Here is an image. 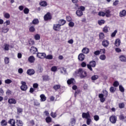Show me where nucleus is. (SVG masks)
<instances>
[{"label":"nucleus","mask_w":126,"mask_h":126,"mask_svg":"<svg viewBox=\"0 0 126 126\" xmlns=\"http://www.w3.org/2000/svg\"><path fill=\"white\" fill-rule=\"evenodd\" d=\"M73 75L75 77L79 76L81 79L86 78V77H87V72L84 70L83 68H80L75 71L73 73Z\"/></svg>","instance_id":"nucleus-1"},{"label":"nucleus","mask_w":126,"mask_h":126,"mask_svg":"<svg viewBox=\"0 0 126 126\" xmlns=\"http://www.w3.org/2000/svg\"><path fill=\"white\" fill-rule=\"evenodd\" d=\"M21 84H22L20 87L21 90L22 91H26L28 89V86L26 85V82L22 81Z\"/></svg>","instance_id":"nucleus-2"},{"label":"nucleus","mask_w":126,"mask_h":126,"mask_svg":"<svg viewBox=\"0 0 126 126\" xmlns=\"http://www.w3.org/2000/svg\"><path fill=\"white\" fill-rule=\"evenodd\" d=\"M52 15H51V13L47 12L44 16V21H48V20H52Z\"/></svg>","instance_id":"nucleus-3"},{"label":"nucleus","mask_w":126,"mask_h":126,"mask_svg":"<svg viewBox=\"0 0 126 126\" xmlns=\"http://www.w3.org/2000/svg\"><path fill=\"white\" fill-rule=\"evenodd\" d=\"M117 117L115 115L111 116L109 118V121L111 124H115L117 123Z\"/></svg>","instance_id":"nucleus-4"},{"label":"nucleus","mask_w":126,"mask_h":126,"mask_svg":"<svg viewBox=\"0 0 126 126\" xmlns=\"http://www.w3.org/2000/svg\"><path fill=\"white\" fill-rule=\"evenodd\" d=\"M67 84L68 85H74L75 84V79L73 78H71L70 79H69L67 81Z\"/></svg>","instance_id":"nucleus-5"},{"label":"nucleus","mask_w":126,"mask_h":126,"mask_svg":"<svg viewBox=\"0 0 126 126\" xmlns=\"http://www.w3.org/2000/svg\"><path fill=\"white\" fill-rule=\"evenodd\" d=\"M102 45L104 48H108L110 45V42L107 40L104 39L102 41Z\"/></svg>","instance_id":"nucleus-6"},{"label":"nucleus","mask_w":126,"mask_h":126,"mask_svg":"<svg viewBox=\"0 0 126 126\" xmlns=\"http://www.w3.org/2000/svg\"><path fill=\"white\" fill-rule=\"evenodd\" d=\"M37 57L39 59H45L46 58V53H37Z\"/></svg>","instance_id":"nucleus-7"},{"label":"nucleus","mask_w":126,"mask_h":126,"mask_svg":"<svg viewBox=\"0 0 126 126\" xmlns=\"http://www.w3.org/2000/svg\"><path fill=\"white\" fill-rule=\"evenodd\" d=\"M82 117L83 119H88L90 118V114H89V112H87V113L83 112L82 114Z\"/></svg>","instance_id":"nucleus-8"},{"label":"nucleus","mask_w":126,"mask_h":126,"mask_svg":"<svg viewBox=\"0 0 126 126\" xmlns=\"http://www.w3.org/2000/svg\"><path fill=\"white\" fill-rule=\"evenodd\" d=\"M98 97L99 98V100L101 103H104V102L106 101V97H104L103 94H98Z\"/></svg>","instance_id":"nucleus-9"},{"label":"nucleus","mask_w":126,"mask_h":126,"mask_svg":"<svg viewBox=\"0 0 126 126\" xmlns=\"http://www.w3.org/2000/svg\"><path fill=\"white\" fill-rule=\"evenodd\" d=\"M30 52L33 55H35L38 52V49L34 46H32L30 49Z\"/></svg>","instance_id":"nucleus-10"},{"label":"nucleus","mask_w":126,"mask_h":126,"mask_svg":"<svg viewBox=\"0 0 126 126\" xmlns=\"http://www.w3.org/2000/svg\"><path fill=\"white\" fill-rule=\"evenodd\" d=\"M8 124L10 125V126H15L16 122H15V120L13 119H10L8 121Z\"/></svg>","instance_id":"nucleus-11"},{"label":"nucleus","mask_w":126,"mask_h":126,"mask_svg":"<svg viewBox=\"0 0 126 126\" xmlns=\"http://www.w3.org/2000/svg\"><path fill=\"white\" fill-rule=\"evenodd\" d=\"M27 74L28 75H33L35 74V70L33 69H29L27 71Z\"/></svg>","instance_id":"nucleus-12"},{"label":"nucleus","mask_w":126,"mask_h":126,"mask_svg":"<svg viewBox=\"0 0 126 126\" xmlns=\"http://www.w3.org/2000/svg\"><path fill=\"white\" fill-rule=\"evenodd\" d=\"M85 59V55L83 53L80 54L78 56V59L81 62H83V60Z\"/></svg>","instance_id":"nucleus-13"},{"label":"nucleus","mask_w":126,"mask_h":126,"mask_svg":"<svg viewBox=\"0 0 126 126\" xmlns=\"http://www.w3.org/2000/svg\"><path fill=\"white\" fill-rule=\"evenodd\" d=\"M61 26L60 24H54L53 29L55 31H60V30H61Z\"/></svg>","instance_id":"nucleus-14"},{"label":"nucleus","mask_w":126,"mask_h":126,"mask_svg":"<svg viewBox=\"0 0 126 126\" xmlns=\"http://www.w3.org/2000/svg\"><path fill=\"white\" fill-rule=\"evenodd\" d=\"M119 60L120 62H122V63L126 62V57L125 55H120L119 56Z\"/></svg>","instance_id":"nucleus-15"},{"label":"nucleus","mask_w":126,"mask_h":126,"mask_svg":"<svg viewBox=\"0 0 126 126\" xmlns=\"http://www.w3.org/2000/svg\"><path fill=\"white\" fill-rule=\"evenodd\" d=\"M111 10L110 9H107L105 11L104 13L105 14L106 17H111L112 16V14H111Z\"/></svg>","instance_id":"nucleus-16"},{"label":"nucleus","mask_w":126,"mask_h":126,"mask_svg":"<svg viewBox=\"0 0 126 126\" xmlns=\"http://www.w3.org/2000/svg\"><path fill=\"white\" fill-rule=\"evenodd\" d=\"M32 24L33 25H37V24H39V20L36 18L33 19L32 22L30 23V25H32Z\"/></svg>","instance_id":"nucleus-17"},{"label":"nucleus","mask_w":126,"mask_h":126,"mask_svg":"<svg viewBox=\"0 0 126 126\" xmlns=\"http://www.w3.org/2000/svg\"><path fill=\"white\" fill-rule=\"evenodd\" d=\"M40 102H45L46 100H47V97L45 96V94H41L40 95Z\"/></svg>","instance_id":"nucleus-18"},{"label":"nucleus","mask_w":126,"mask_h":126,"mask_svg":"<svg viewBox=\"0 0 126 126\" xmlns=\"http://www.w3.org/2000/svg\"><path fill=\"white\" fill-rule=\"evenodd\" d=\"M9 104H15L17 103L16 100L15 98H9L8 100Z\"/></svg>","instance_id":"nucleus-19"},{"label":"nucleus","mask_w":126,"mask_h":126,"mask_svg":"<svg viewBox=\"0 0 126 126\" xmlns=\"http://www.w3.org/2000/svg\"><path fill=\"white\" fill-rule=\"evenodd\" d=\"M28 61L29 63H33L35 62V57L33 56H31L28 58Z\"/></svg>","instance_id":"nucleus-20"},{"label":"nucleus","mask_w":126,"mask_h":126,"mask_svg":"<svg viewBox=\"0 0 126 126\" xmlns=\"http://www.w3.org/2000/svg\"><path fill=\"white\" fill-rule=\"evenodd\" d=\"M76 14L77 16H79V17H80L83 15V12L78 9V10L76 11Z\"/></svg>","instance_id":"nucleus-21"},{"label":"nucleus","mask_w":126,"mask_h":126,"mask_svg":"<svg viewBox=\"0 0 126 126\" xmlns=\"http://www.w3.org/2000/svg\"><path fill=\"white\" fill-rule=\"evenodd\" d=\"M126 10H123L122 11H120L119 13V16L120 17H124V16H126Z\"/></svg>","instance_id":"nucleus-22"},{"label":"nucleus","mask_w":126,"mask_h":126,"mask_svg":"<svg viewBox=\"0 0 126 126\" xmlns=\"http://www.w3.org/2000/svg\"><path fill=\"white\" fill-rule=\"evenodd\" d=\"M8 122L6 121L5 120H2L0 122V124L1 126H7V124Z\"/></svg>","instance_id":"nucleus-23"},{"label":"nucleus","mask_w":126,"mask_h":126,"mask_svg":"<svg viewBox=\"0 0 126 126\" xmlns=\"http://www.w3.org/2000/svg\"><path fill=\"white\" fill-rule=\"evenodd\" d=\"M42 78L43 81H49V80H50V76L48 75L42 76Z\"/></svg>","instance_id":"nucleus-24"},{"label":"nucleus","mask_w":126,"mask_h":126,"mask_svg":"<svg viewBox=\"0 0 126 126\" xmlns=\"http://www.w3.org/2000/svg\"><path fill=\"white\" fill-rule=\"evenodd\" d=\"M39 5H41V6L45 7L48 5V3L47 2V1L43 0L39 2Z\"/></svg>","instance_id":"nucleus-25"},{"label":"nucleus","mask_w":126,"mask_h":126,"mask_svg":"<svg viewBox=\"0 0 126 126\" xmlns=\"http://www.w3.org/2000/svg\"><path fill=\"white\" fill-rule=\"evenodd\" d=\"M16 123L17 126H23V122L20 120H16Z\"/></svg>","instance_id":"nucleus-26"},{"label":"nucleus","mask_w":126,"mask_h":126,"mask_svg":"<svg viewBox=\"0 0 126 126\" xmlns=\"http://www.w3.org/2000/svg\"><path fill=\"white\" fill-rule=\"evenodd\" d=\"M82 52L83 54H89V48H87L86 47L84 48L82 50Z\"/></svg>","instance_id":"nucleus-27"},{"label":"nucleus","mask_w":126,"mask_h":126,"mask_svg":"<svg viewBox=\"0 0 126 126\" xmlns=\"http://www.w3.org/2000/svg\"><path fill=\"white\" fill-rule=\"evenodd\" d=\"M59 25H61V26H63V25H64L65 23H66V21L64 20V19H61L59 21Z\"/></svg>","instance_id":"nucleus-28"},{"label":"nucleus","mask_w":126,"mask_h":126,"mask_svg":"<svg viewBox=\"0 0 126 126\" xmlns=\"http://www.w3.org/2000/svg\"><path fill=\"white\" fill-rule=\"evenodd\" d=\"M29 30L30 32H32V33H33V32H35V31H36L35 27L34 26H31V25L30 27Z\"/></svg>","instance_id":"nucleus-29"},{"label":"nucleus","mask_w":126,"mask_h":126,"mask_svg":"<svg viewBox=\"0 0 126 126\" xmlns=\"http://www.w3.org/2000/svg\"><path fill=\"white\" fill-rule=\"evenodd\" d=\"M115 45L116 47H119L121 45V40L120 39H117L115 42Z\"/></svg>","instance_id":"nucleus-30"},{"label":"nucleus","mask_w":126,"mask_h":126,"mask_svg":"<svg viewBox=\"0 0 126 126\" xmlns=\"http://www.w3.org/2000/svg\"><path fill=\"white\" fill-rule=\"evenodd\" d=\"M53 88L55 91H58L59 89H61V85H55Z\"/></svg>","instance_id":"nucleus-31"},{"label":"nucleus","mask_w":126,"mask_h":126,"mask_svg":"<svg viewBox=\"0 0 126 126\" xmlns=\"http://www.w3.org/2000/svg\"><path fill=\"white\" fill-rule=\"evenodd\" d=\"M76 123V119L75 118H71L70 119V124H71L72 126H74Z\"/></svg>","instance_id":"nucleus-32"},{"label":"nucleus","mask_w":126,"mask_h":126,"mask_svg":"<svg viewBox=\"0 0 126 126\" xmlns=\"http://www.w3.org/2000/svg\"><path fill=\"white\" fill-rule=\"evenodd\" d=\"M23 112V109L20 107H17V113L18 115H19V114H22Z\"/></svg>","instance_id":"nucleus-33"},{"label":"nucleus","mask_w":126,"mask_h":126,"mask_svg":"<svg viewBox=\"0 0 126 126\" xmlns=\"http://www.w3.org/2000/svg\"><path fill=\"white\" fill-rule=\"evenodd\" d=\"M90 64L91 66H92V67H95L97 64L96 63V62L94 61H92L90 62Z\"/></svg>","instance_id":"nucleus-34"},{"label":"nucleus","mask_w":126,"mask_h":126,"mask_svg":"<svg viewBox=\"0 0 126 126\" xmlns=\"http://www.w3.org/2000/svg\"><path fill=\"white\" fill-rule=\"evenodd\" d=\"M98 36L99 40H103L105 38V34L103 32H100Z\"/></svg>","instance_id":"nucleus-35"},{"label":"nucleus","mask_w":126,"mask_h":126,"mask_svg":"<svg viewBox=\"0 0 126 126\" xmlns=\"http://www.w3.org/2000/svg\"><path fill=\"white\" fill-rule=\"evenodd\" d=\"M9 31V29L5 28H1V32L2 33H7Z\"/></svg>","instance_id":"nucleus-36"},{"label":"nucleus","mask_w":126,"mask_h":126,"mask_svg":"<svg viewBox=\"0 0 126 126\" xmlns=\"http://www.w3.org/2000/svg\"><path fill=\"white\" fill-rule=\"evenodd\" d=\"M46 122L47 123V124H49V123H52V118L51 117L48 116L45 119Z\"/></svg>","instance_id":"nucleus-37"},{"label":"nucleus","mask_w":126,"mask_h":126,"mask_svg":"<svg viewBox=\"0 0 126 126\" xmlns=\"http://www.w3.org/2000/svg\"><path fill=\"white\" fill-rule=\"evenodd\" d=\"M116 90H117V89L115 88V87H111L109 89V91L111 93H115V92H116Z\"/></svg>","instance_id":"nucleus-38"},{"label":"nucleus","mask_w":126,"mask_h":126,"mask_svg":"<svg viewBox=\"0 0 126 126\" xmlns=\"http://www.w3.org/2000/svg\"><path fill=\"white\" fill-rule=\"evenodd\" d=\"M118 106H119V108L120 109H124V108H125V103H124V102L120 103H119Z\"/></svg>","instance_id":"nucleus-39"},{"label":"nucleus","mask_w":126,"mask_h":126,"mask_svg":"<svg viewBox=\"0 0 126 126\" xmlns=\"http://www.w3.org/2000/svg\"><path fill=\"white\" fill-rule=\"evenodd\" d=\"M98 78H99V76H98V75H93L91 77L92 80H93V81L97 80Z\"/></svg>","instance_id":"nucleus-40"},{"label":"nucleus","mask_w":126,"mask_h":126,"mask_svg":"<svg viewBox=\"0 0 126 126\" xmlns=\"http://www.w3.org/2000/svg\"><path fill=\"white\" fill-rule=\"evenodd\" d=\"M105 22H106V21H105L104 20H100L98 21L97 23L101 26L103 25V24H105Z\"/></svg>","instance_id":"nucleus-41"},{"label":"nucleus","mask_w":126,"mask_h":126,"mask_svg":"<svg viewBox=\"0 0 126 126\" xmlns=\"http://www.w3.org/2000/svg\"><path fill=\"white\" fill-rule=\"evenodd\" d=\"M92 123V120L90 119V118H87L86 120V124L88 126L90 125V124Z\"/></svg>","instance_id":"nucleus-42"},{"label":"nucleus","mask_w":126,"mask_h":126,"mask_svg":"<svg viewBox=\"0 0 126 126\" xmlns=\"http://www.w3.org/2000/svg\"><path fill=\"white\" fill-rule=\"evenodd\" d=\"M119 120L120 121H124V120H125V119H126V116H124V115L123 114H121L119 117Z\"/></svg>","instance_id":"nucleus-43"},{"label":"nucleus","mask_w":126,"mask_h":126,"mask_svg":"<svg viewBox=\"0 0 126 126\" xmlns=\"http://www.w3.org/2000/svg\"><path fill=\"white\" fill-rule=\"evenodd\" d=\"M120 85V83L118 81H115L113 84L114 87H118Z\"/></svg>","instance_id":"nucleus-44"},{"label":"nucleus","mask_w":126,"mask_h":126,"mask_svg":"<svg viewBox=\"0 0 126 126\" xmlns=\"http://www.w3.org/2000/svg\"><path fill=\"white\" fill-rule=\"evenodd\" d=\"M57 70H58V67H57V66H53L51 68V71H53L54 72L57 71Z\"/></svg>","instance_id":"nucleus-45"},{"label":"nucleus","mask_w":126,"mask_h":126,"mask_svg":"<svg viewBox=\"0 0 126 126\" xmlns=\"http://www.w3.org/2000/svg\"><path fill=\"white\" fill-rule=\"evenodd\" d=\"M4 63L5 64H8V63H9V58L8 57H5Z\"/></svg>","instance_id":"nucleus-46"},{"label":"nucleus","mask_w":126,"mask_h":126,"mask_svg":"<svg viewBox=\"0 0 126 126\" xmlns=\"http://www.w3.org/2000/svg\"><path fill=\"white\" fill-rule=\"evenodd\" d=\"M4 50L5 51H8V50H9V45H8V44H6V43H5V44H4Z\"/></svg>","instance_id":"nucleus-47"},{"label":"nucleus","mask_w":126,"mask_h":126,"mask_svg":"<svg viewBox=\"0 0 126 126\" xmlns=\"http://www.w3.org/2000/svg\"><path fill=\"white\" fill-rule=\"evenodd\" d=\"M119 90L120 92H122V93L125 92V88L122 85L119 86Z\"/></svg>","instance_id":"nucleus-48"},{"label":"nucleus","mask_w":126,"mask_h":126,"mask_svg":"<svg viewBox=\"0 0 126 126\" xmlns=\"http://www.w3.org/2000/svg\"><path fill=\"white\" fill-rule=\"evenodd\" d=\"M103 32H104V33H108V32H109V31L108 30V27H107L106 26H105L102 30Z\"/></svg>","instance_id":"nucleus-49"},{"label":"nucleus","mask_w":126,"mask_h":126,"mask_svg":"<svg viewBox=\"0 0 126 126\" xmlns=\"http://www.w3.org/2000/svg\"><path fill=\"white\" fill-rule=\"evenodd\" d=\"M46 60H53V55H48L47 56H45Z\"/></svg>","instance_id":"nucleus-50"},{"label":"nucleus","mask_w":126,"mask_h":126,"mask_svg":"<svg viewBox=\"0 0 126 126\" xmlns=\"http://www.w3.org/2000/svg\"><path fill=\"white\" fill-rule=\"evenodd\" d=\"M99 59L101 60V61H105V60H106V56L105 55H100Z\"/></svg>","instance_id":"nucleus-51"},{"label":"nucleus","mask_w":126,"mask_h":126,"mask_svg":"<svg viewBox=\"0 0 126 126\" xmlns=\"http://www.w3.org/2000/svg\"><path fill=\"white\" fill-rule=\"evenodd\" d=\"M98 14L99 16H102L103 17H104V16H105V15H106V14L105 13V12H104L103 11L99 12Z\"/></svg>","instance_id":"nucleus-52"},{"label":"nucleus","mask_w":126,"mask_h":126,"mask_svg":"<svg viewBox=\"0 0 126 126\" xmlns=\"http://www.w3.org/2000/svg\"><path fill=\"white\" fill-rule=\"evenodd\" d=\"M50 116L53 118H56L57 117V113L55 112H51L50 113Z\"/></svg>","instance_id":"nucleus-53"},{"label":"nucleus","mask_w":126,"mask_h":126,"mask_svg":"<svg viewBox=\"0 0 126 126\" xmlns=\"http://www.w3.org/2000/svg\"><path fill=\"white\" fill-rule=\"evenodd\" d=\"M12 82V81L11 80L8 79L5 80V84H10Z\"/></svg>","instance_id":"nucleus-54"},{"label":"nucleus","mask_w":126,"mask_h":126,"mask_svg":"<svg viewBox=\"0 0 126 126\" xmlns=\"http://www.w3.org/2000/svg\"><path fill=\"white\" fill-rule=\"evenodd\" d=\"M72 2H73V3H75V6H76V7H78V4H77V2H78V0H71Z\"/></svg>","instance_id":"nucleus-55"},{"label":"nucleus","mask_w":126,"mask_h":126,"mask_svg":"<svg viewBox=\"0 0 126 126\" xmlns=\"http://www.w3.org/2000/svg\"><path fill=\"white\" fill-rule=\"evenodd\" d=\"M34 39L36 41H38V40H40V35L39 34H36L34 35Z\"/></svg>","instance_id":"nucleus-56"},{"label":"nucleus","mask_w":126,"mask_h":126,"mask_svg":"<svg viewBox=\"0 0 126 126\" xmlns=\"http://www.w3.org/2000/svg\"><path fill=\"white\" fill-rule=\"evenodd\" d=\"M24 13H25V14H28L29 13V9H28V8H25Z\"/></svg>","instance_id":"nucleus-57"},{"label":"nucleus","mask_w":126,"mask_h":126,"mask_svg":"<svg viewBox=\"0 0 126 126\" xmlns=\"http://www.w3.org/2000/svg\"><path fill=\"white\" fill-rule=\"evenodd\" d=\"M4 17L8 19V18H9V17H10V15H9L8 13H6L4 14Z\"/></svg>","instance_id":"nucleus-58"},{"label":"nucleus","mask_w":126,"mask_h":126,"mask_svg":"<svg viewBox=\"0 0 126 126\" xmlns=\"http://www.w3.org/2000/svg\"><path fill=\"white\" fill-rule=\"evenodd\" d=\"M99 52L100 53V54H103V55H104V54L106 53V49H101L99 50Z\"/></svg>","instance_id":"nucleus-59"},{"label":"nucleus","mask_w":126,"mask_h":126,"mask_svg":"<svg viewBox=\"0 0 126 126\" xmlns=\"http://www.w3.org/2000/svg\"><path fill=\"white\" fill-rule=\"evenodd\" d=\"M94 119L95 122H98V120L99 119V116L98 115H94Z\"/></svg>","instance_id":"nucleus-60"},{"label":"nucleus","mask_w":126,"mask_h":126,"mask_svg":"<svg viewBox=\"0 0 126 126\" xmlns=\"http://www.w3.org/2000/svg\"><path fill=\"white\" fill-rule=\"evenodd\" d=\"M100 50H96V51H94V56H99V55H100Z\"/></svg>","instance_id":"nucleus-61"},{"label":"nucleus","mask_w":126,"mask_h":126,"mask_svg":"<svg viewBox=\"0 0 126 126\" xmlns=\"http://www.w3.org/2000/svg\"><path fill=\"white\" fill-rule=\"evenodd\" d=\"M78 9H80V10L83 12V11L85 10V7L84 6H81L80 8H78Z\"/></svg>","instance_id":"nucleus-62"},{"label":"nucleus","mask_w":126,"mask_h":126,"mask_svg":"<svg viewBox=\"0 0 126 126\" xmlns=\"http://www.w3.org/2000/svg\"><path fill=\"white\" fill-rule=\"evenodd\" d=\"M117 33H118V31H117V30L114 31V32H112V33L111 34V37H115V36H116V34H117Z\"/></svg>","instance_id":"nucleus-63"},{"label":"nucleus","mask_w":126,"mask_h":126,"mask_svg":"<svg viewBox=\"0 0 126 126\" xmlns=\"http://www.w3.org/2000/svg\"><path fill=\"white\" fill-rule=\"evenodd\" d=\"M69 27H73L74 26V23L73 22H70L68 24Z\"/></svg>","instance_id":"nucleus-64"}]
</instances>
